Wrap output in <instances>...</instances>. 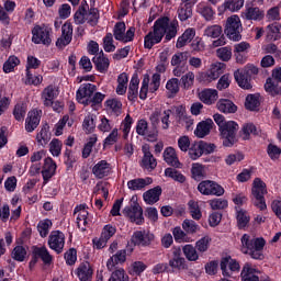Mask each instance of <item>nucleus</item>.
<instances>
[{
	"mask_svg": "<svg viewBox=\"0 0 281 281\" xmlns=\"http://www.w3.org/2000/svg\"><path fill=\"white\" fill-rule=\"evenodd\" d=\"M281 38V23L274 22L266 26V41L273 43Z\"/></svg>",
	"mask_w": 281,
	"mask_h": 281,
	"instance_id": "obj_27",
	"label": "nucleus"
},
{
	"mask_svg": "<svg viewBox=\"0 0 281 281\" xmlns=\"http://www.w3.org/2000/svg\"><path fill=\"white\" fill-rule=\"evenodd\" d=\"M240 251L245 256H249L252 260H262L265 258V245L267 240L262 237H251L244 234L240 238Z\"/></svg>",
	"mask_w": 281,
	"mask_h": 281,
	"instance_id": "obj_2",
	"label": "nucleus"
},
{
	"mask_svg": "<svg viewBox=\"0 0 281 281\" xmlns=\"http://www.w3.org/2000/svg\"><path fill=\"white\" fill-rule=\"evenodd\" d=\"M63 151V143L58 138H53L49 144V153L53 157H60V153Z\"/></svg>",
	"mask_w": 281,
	"mask_h": 281,
	"instance_id": "obj_56",
	"label": "nucleus"
},
{
	"mask_svg": "<svg viewBox=\"0 0 281 281\" xmlns=\"http://www.w3.org/2000/svg\"><path fill=\"white\" fill-rule=\"evenodd\" d=\"M115 46L113 45V34L106 33L103 37V49L108 54H111V52H115Z\"/></svg>",
	"mask_w": 281,
	"mask_h": 281,
	"instance_id": "obj_61",
	"label": "nucleus"
},
{
	"mask_svg": "<svg viewBox=\"0 0 281 281\" xmlns=\"http://www.w3.org/2000/svg\"><path fill=\"white\" fill-rule=\"evenodd\" d=\"M64 260H66L68 267H74L78 262V250L76 248H69L64 254Z\"/></svg>",
	"mask_w": 281,
	"mask_h": 281,
	"instance_id": "obj_48",
	"label": "nucleus"
},
{
	"mask_svg": "<svg viewBox=\"0 0 281 281\" xmlns=\"http://www.w3.org/2000/svg\"><path fill=\"white\" fill-rule=\"evenodd\" d=\"M54 223L49 218L41 220L37 224V232L41 238H47L49 231L52 229Z\"/></svg>",
	"mask_w": 281,
	"mask_h": 281,
	"instance_id": "obj_38",
	"label": "nucleus"
},
{
	"mask_svg": "<svg viewBox=\"0 0 281 281\" xmlns=\"http://www.w3.org/2000/svg\"><path fill=\"white\" fill-rule=\"evenodd\" d=\"M71 41H74V25L71 22L67 21L61 25V35L56 41V47H58V49H65Z\"/></svg>",
	"mask_w": 281,
	"mask_h": 281,
	"instance_id": "obj_14",
	"label": "nucleus"
},
{
	"mask_svg": "<svg viewBox=\"0 0 281 281\" xmlns=\"http://www.w3.org/2000/svg\"><path fill=\"white\" fill-rule=\"evenodd\" d=\"M164 161H166L171 168H183V164L179 161V156H177V150L175 147H167L162 154Z\"/></svg>",
	"mask_w": 281,
	"mask_h": 281,
	"instance_id": "obj_24",
	"label": "nucleus"
},
{
	"mask_svg": "<svg viewBox=\"0 0 281 281\" xmlns=\"http://www.w3.org/2000/svg\"><path fill=\"white\" fill-rule=\"evenodd\" d=\"M50 32L52 30L45 25H35L32 29V43L35 45H52Z\"/></svg>",
	"mask_w": 281,
	"mask_h": 281,
	"instance_id": "obj_9",
	"label": "nucleus"
},
{
	"mask_svg": "<svg viewBox=\"0 0 281 281\" xmlns=\"http://www.w3.org/2000/svg\"><path fill=\"white\" fill-rule=\"evenodd\" d=\"M191 176L194 181H201L205 177V167L199 162H195L191 167Z\"/></svg>",
	"mask_w": 281,
	"mask_h": 281,
	"instance_id": "obj_46",
	"label": "nucleus"
},
{
	"mask_svg": "<svg viewBox=\"0 0 281 281\" xmlns=\"http://www.w3.org/2000/svg\"><path fill=\"white\" fill-rule=\"evenodd\" d=\"M56 161L52 157H47L44 160V166L42 170V177H43V184L47 186L49 183V180L54 175H56Z\"/></svg>",
	"mask_w": 281,
	"mask_h": 281,
	"instance_id": "obj_19",
	"label": "nucleus"
},
{
	"mask_svg": "<svg viewBox=\"0 0 281 281\" xmlns=\"http://www.w3.org/2000/svg\"><path fill=\"white\" fill-rule=\"evenodd\" d=\"M142 153H143V159L140 161V167H143L144 170H148L149 172H153V170L157 168V158L153 156V153L150 151V145L148 144L143 145Z\"/></svg>",
	"mask_w": 281,
	"mask_h": 281,
	"instance_id": "obj_16",
	"label": "nucleus"
},
{
	"mask_svg": "<svg viewBox=\"0 0 281 281\" xmlns=\"http://www.w3.org/2000/svg\"><path fill=\"white\" fill-rule=\"evenodd\" d=\"M169 258V268L172 272L175 271H187L188 261L183 257V252L180 246H173L171 248V254L168 255Z\"/></svg>",
	"mask_w": 281,
	"mask_h": 281,
	"instance_id": "obj_7",
	"label": "nucleus"
},
{
	"mask_svg": "<svg viewBox=\"0 0 281 281\" xmlns=\"http://www.w3.org/2000/svg\"><path fill=\"white\" fill-rule=\"evenodd\" d=\"M244 106H260V93L248 94Z\"/></svg>",
	"mask_w": 281,
	"mask_h": 281,
	"instance_id": "obj_64",
	"label": "nucleus"
},
{
	"mask_svg": "<svg viewBox=\"0 0 281 281\" xmlns=\"http://www.w3.org/2000/svg\"><path fill=\"white\" fill-rule=\"evenodd\" d=\"M150 183H153V178L150 177L136 178L127 181V188L135 192V191L144 190V188H146V186H150Z\"/></svg>",
	"mask_w": 281,
	"mask_h": 281,
	"instance_id": "obj_33",
	"label": "nucleus"
},
{
	"mask_svg": "<svg viewBox=\"0 0 281 281\" xmlns=\"http://www.w3.org/2000/svg\"><path fill=\"white\" fill-rule=\"evenodd\" d=\"M181 82L177 78H171L166 83V89L168 93V98H175L177 93H179V86Z\"/></svg>",
	"mask_w": 281,
	"mask_h": 281,
	"instance_id": "obj_45",
	"label": "nucleus"
},
{
	"mask_svg": "<svg viewBox=\"0 0 281 281\" xmlns=\"http://www.w3.org/2000/svg\"><path fill=\"white\" fill-rule=\"evenodd\" d=\"M123 262H126V249L119 250L115 255L110 257L108 259L106 267L109 271H113L115 265H122Z\"/></svg>",
	"mask_w": 281,
	"mask_h": 281,
	"instance_id": "obj_34",
	"label": "nucleus"
},
{
	"mask_svg": "<svg viewBox=\"0 0 281 281\" xmlns=\"http://www.w3.org/2000/svg\"><path fill=\"white\" fill-rule=\"evenodd\" d=\"M244 7L245 0H224L217 10L220 14H224V12H240Z\"/></svg>",
	"mask_w": 281,
	"mask_h": 281,
	"instance_id": "obj_20",
	"label": "nucleus"
},
{
	"mask_svg": "<svg viewBox=\"0 0 281 281\" xmlns=\"http://www.w3.org/2000/svg\"><path fill=\"white\" fill-rule=\"evenodd\" d=\"M259 69L252 64H248L244 70H236L234 78L241 89H251V76H258Z\"/></svg>",
	"mask_w": 281,
	"mask_h": 281,
	"instance_id": "obj_6",
	"label": "nucleus"
},
{
	"mask_svg": "<svg viewBox=\"0 0 281 281\" xmlns=\"http://www.w3.org/2000/svg\"><path fill=\"white\" fill-rule=\"evenodd\" d=\"M92 63L99 74H106L109 67H111V61L103 50L92 58Z\"/></svg>",
	"mask_w": 281,
	"mask_h": 281,
	"instance_id": "obj_25",
	"label": "nucleus"
},
{
	"mask_svg": "<svg viewBox=\"0 0 281 281\" xmlns=\"http://www.w3.org/2000/svg\"><path fill=\"white\" fill-rule=\"evenodd\" d=\"M182 89H186V91L192 89L194 86V72L189 71L180 79Z\"/></svg>",
	"mask_w": 281,
	"mask_h": 281,
	"instance_id": "obj_52",
	"label": "nucleus"
},
{
	"mask_svg": "<svg viewBox=\"0 0 281 281\" xmlns=\"http://www.w3.org/2000/svg\"><path fill=\"white\" fill-rule=\"evenodd\" d=\"M265 89L271 95H281V86L274 85L273 79L268 78L265 85Z\"/></svg>",
	"mask_w": 281,
	"mask_h": 281,
	"instance_id": "obj_57",
	"label": "nucleus"
},
{
	"mask_svg": "<svg viewBox=\"0 0 281 281\" xmlns=\"http://www.w3.org/2000/svg\"><path fill=\"white\" fill-rule=\"evenodd\" d=\"M205 52V42L201 37H195L191 42V54H199Z\"/></svg>",
	"mask_w": 281,
	"mask_h": 281,
	"instance_id": "obj_58",
	"label": "nucleus"
},
{
	"mask_svg": "<svg viewBox=\"0 0 281 281\" xmlns=\"http://www.w3.org/2000/svg\"><path fill=\"white\" fill-rule=\"evenodd\" d=\"M182 254L186 257L184 259L188 260L189 262H196V260L201 258V254L192 244L184 245L182 247Z\"/></svg>",
	"mask_w": 281,
	"mask_h": 281,
	"instance_id": "obj_35",
	"label": "nucleus"
},
{
	"mask_svg": "<svg viewBox=\"0 0 281 281\" xmlns=\"http://www.w3.org/2000/svg\"><path fill=\"white\" fill-rule=\"evenodd\" d=\"M198 11L205 21H212L214 19V9L210 4H199Z\"/></svg>",
	"mask_w": 281,
	"mask_h": 281,
	"instance_id": "obj_49",
	"label": "nucleus"
},
{
	"mask_svg": "<svg viewBox=\"0 0 281 281\" xmlns=\"http://www.w3.org/2000/svg\"><path fill=\"white\" fill-rule=\"evenodd\" d=\"M125 33H126V23L116 22L113 29V36L115 41L122 42L124 40Z\"/></svg>",
	"mask_w": 281,
	"mask_h": 281,
	"instance_id": "obj_50",
	"label": "nucleus"
},
{
	"mask_svg": "<svg viewBox=\"0 0 281 281\" xmlns=\"http://www.w3.org/2000/svg\"><path fill=\"white\" fill-rule=\"evenodd\" d=\"M76 161H78V156L74 153V150L66 148L64 151V164L67 170H72Z\"/></svg>",
	"mask_w": 281,
	"mask_h": 281,
	"instance_id": "obj_42",
	"label": "nucleus"
},
{
	"mask_svg": "<svg viewBox=\"0 0 281 281\" xmlns=\"http://www.w3.org/2000/svg\"><path fill=\"white\" fill-rule=\"evenodd\" d=\"M123 214L131 223H135V225H144V209H142L137 201L125 206L123 209Z\"/></svg>",
	"mask_w": 281,
	"mask_h": 281,
	"instance_id": "obj_8",
	"label": "nucleus"
},
{
	"mask_svg": "<svg viewBox=\"0 0 281 281\" xmlns=\"http://www.w3.org/2000/svg\"><path fill=\"white\" fill-rule=\"evenodd\" d=\"M32 249L35 252V256H38L40 259H42V262H44V265H52V260H54V258L50 256L47 247L33 246Z\"/></svg>",
	"mask_w": 281,
	"mask_h": 281,
	"instance_id": "obj_36",
	"label": "nucleus"
},
{
	"mask_svg": "<svg viewBox=\"0 0 281 281\" xmlns=\"http://www.w3.org/2000/svg\"><path fill=\"white\" fill-rule=\"evenodd\" d=\"M161 192H164V190L161 189L160 186H157L153 189L147 190L143 194V199L147 205H155V203L159 201V198L161 196Z\"/></svg>",
	"mask_w": 281,
	"mask_h": 281,
	"instance_id": "obj_28",
	"label": "nucleus"
},
{
	"mask_svg": "<svg viewBox=\"0 0 281 281\" xmlns=\"http://www.w3.org/2000/svg\"><path fill=\"white\" fill-rule=\"evenodd\" d=\"M182 228L187 234H196L201 229V226L194 222V220H184L182 223Z\"/></svg>",
	"mask_w": 281,
	"mask_h": 281,
	"instance_id": "obj_55",
	"label": "nucleus"
},
{
	"mask_svg": "<svg viewBox=\"0 0 281 281\" xmlns=\"http://www.w3.org/2000/svg\"><path fill=\"white\" fill-rule=\"evenodd\" d=\"M111 164L106 160H100L92 167V175H94L95 179H104L111 175Z\"/></svg>",
	"mask_w": 281,
	"mask_h": 281,
	"instance_id": "obj_26",
	"label": "nucleus"
},
{
	"mask_svg": "<svg viewBox=\"0 0 281 281\" xmlns=\"http://www.w3.org/2000/svg\"><path fill=\"white\" fill-rule=\"evenodd\" d=\"M243 23L240 22V16L238 15H231L227 18L224 29V34H226L229 41H234L238 43V41L243 40Z\"/></svg>",
	"mask_w": 281,
	"mask_h": 281,
	"instance_id": "obj_4",
	"label": "nucleus"
},
{
	"mask_svg": "<svg viewBox=\"0 0 281 281\" xmlns=\"http://www.w3.org/2000/svg\"><path fill=\"white\" fill-rule=\"evenodd\" d=\"M227 65L225 63L217 61L211 65V68L200 75V80L203 82H212V80H218L223 74H225Z\"/></svg>",
	"mask_w": 281,
	"mask_h": 281,
	"instance_id": "obj_11",
	"label": "nucleus"
},
{
	"mask_svg": "<svg viewBox=\"0 0 281 281\" xmlns=\"http://www.w3.org/2000/svg\"><path fill=\"white\" fill-rule=\"evenodd\" d=\"M178 19L181 22L188 21V19H192V3L191 2H187L179 7Z\"/></svg>",
	"mask_w": 281,
	"mask_h": 281,
	"instance_id": "obj_39",
	"label": "nucleus"
},
{
	"mask_svg": "<svg viewBox=\"0 0 281 281\" xmlns=\"http://www.w3.org/2000/svg\"><path fill=\"white\" fill-rule=\"evenodd\" d=\"M19 65H21V59H19V57H16V55H11L4 61L2 69L4 71V74H12V71H14V68L19 67Z\"/></svg>",
	"mask_w": 281,
	"mask_h": 281,
	"instance_id": "obj_41",
	"label": "nucleus"
},
{
	"mask_svg": "<svg viewBox=\"0 0 281 281\" xmlns=\"http://www.w3.org/2000/svg\"><path fill=\"white\" fill-rule=\"evenodd\" d=\"M189 212L194 221H201L203 213H201V209L199 207V202L194 200H190L188 202Z\"/></svg>",
	"mask_w": 281,
	"mask_h": 281,
	"instance_id": "obj_47",
	"label": "nucleus"
},
{
	"mask_svg": "<svg viewBox=\"0 0 281 281\" xmlns=\"http://www.w3.org/2000/svg\"><path fill=\"white\" fill-rule=\"evenodd\" d=\"M244 18L246 21H262L265 19V10L246 2Z\"/></svg>",
	"mask_w": 281,
	"mask_h": 281,
	"instance_id": "obj_22",
	"label": "nucleus"
},
{
	"mask_svg": "<svg viewBox=\"0 0 281 281\" xmlns=\"http://www.w3.org/2000/svg\"><path fill=\"white\" fill-rule=\"evenodd\" d=\"M13 260H16V262H24L25 256H27V250L23 246H15L11 254Z\"/></svg>",
	"mask_w": 281,
	"mask_h": 281,
	"instance_id": "obj_51",
	"label": "nucleus"
},
{
	"mask_svg": "<svg viewBox=\"0 0 281 281\" xmlns=\"http://www.w3.org/2000/svg\"><path fill=\"white\" fill-rule=\"evenodd\" d=\"M75 273L80 281L93 280V268L89 261L81 262L76 269Z\"/></svg>",
	"mask_w": 281,
	"mask_h": 281,
	"instance_id": "obj_21",
	"label": "nucleus"
},
{
	"mask_svg": "<svg viewBox=\"0 0 281 281\" xmlns=\"http://www.w3.org/2000/svg\"><path fill=\"white\" fill-rule=\"evenodd\" d=\"M236 212V221H237V228L238 229H247L249 227V222L251 221V216L247 211L235 206Z\"/></svg>",
	"mask_w": 281,
	"mask_h": 281,
	"instance_id": "obj_29",
	"label": "nucleus"
},
{
	"mask_svg": "<svg viewBox=\"0 0 281 281\" xmlns=\"http://www.w3.org/2000/svg\"><path fill=\"white\" fill-rule=\"evenodd\" d=\"M211 243L212 238L207 235L195 241V249L198 250L200 256H203V254H205L210 249Z\"/></svg>",
	"mask_w": 281,
	"mask_h": 281,
	"instance_id": "obj_43",
	"label": "nucleus"
},
{
	"mask_svg": "<svg viewBox=\"0 0 281 281\" xmlns=\"http://www.w3.org/2000/svg\"><path fill=\"white\" fill-rule=\"evenodd\" d=\"M199 95L201 102H203V104H207L209 106L218 100V91L210 88L202 90Z\"/></svg>",
	"mask_w": 281,
	"mask_h": 281,
	"instance_id": "obj_32",
	"label": "nucleus"
},
{
	"mask_svg": "<svg viewBox=\"0 0 281 281\" xmlns=\"http://www.w3.org/2000/svg\"><path fill=\"white\" fill-rule=\"evenodd\" d=\"M136 133H137V135H140L142 137L147 135V137H150L151 139H157V135L148 133V122L144 119H142L137 122Z\"/></svg>",
	"mask_w": 281,
	"mask_h": 281,
	"instance_id": "obj_44",
	"label": "nucleus"
},
{
	"mask_svg": "<svg viewBox=\"0 0 281 281\" xmlns=\"http://www.w3.org/2000/svg\"><path fill=\"white\" fill-rule=\"evenodd\" d=\"M95 115L93 114H88L82 123L83 126V131H86V133H93V131H95Z\"/></svg>",
	"mask_w": 281,
	"mask_h": 281,
	"instance_id": "obj_54",
	"label": "nucleus"
},
{
	"mask_svg": "<svg viewBox=\"0 0 281 281\" xmlns=\"http://www.w3.org/2000/svg\"><path fill=\"white\" fill-rule=\"evenodd\" d=\"M221 271L224 278H234V273H238L240 271V263L236 261V259H222L221 263Z\"/></svg>",
	"mask_w": 281,
	"mask_h": 281,
	"instance_id": "obj_17",
	"label": "nucleus"
},
{
	"mask_svg": "<svg viewBox=\"0 0 281 281\" xmlns=\"http://www.w3.org/2000/svg\"><path fill=\"white\" fill-rule=\"evenodd\" d=\"M216 150V145L212 143H206L205 140H200L198 144L192 145L189 150L190 159L196 161L199 157L203 155H212Z\"/></svg>",
	"mask_w": 281,
	"mask_h": 281,
	"instance_id": "obj_10",
	"label": "nucleus"
},
{
	"mask_svg": "<svg viewBox=\"0 0 281 281\" xmlns=\"http://www.w3.org/2000/svg\"><path fill=\"white\" fill-rule=\"evenodd\" d=\"M155 240V235L150 232L135 231L131 237V243L134 247H150Z\"/></svg>",
	"mask_w": 281,
	"mask_h": 281,
	"instance_id": "obj_12",
	"label": "nucleus"
},
{
	"mask_svg": "<svg viewBox=\"0 0 281 281\" xmlns=\"http://www.w3.org/2000/svg\"><path fill=\"white\" fill-rule=\"evenodd\" d=\"M49 139H52V134L49 133V124L46 123L43 125L40 133H37L36 140L41 146H47V144H49Z\"/></svg>",
	"mask_w": 281,
	"mask_h": 281,
	"instance_id": "obj_37",
	"label": "nucleus"
},
{
	"mask_svg": "<svg viewBox=\"0 0 281 281\" xmlns=\"http://www.w3.org/2000/svg\"><path fill=\"white\" fill-rule=\"evenodd\" d=\"M48 247L57 254H63V249H65V233L52 231L48 236Z\"/></svg>",
	"mask_w": 281,
	"mask_h": 281,
	"instance_id": "obj_15",
	"label": "nucleus"
},
{
	"mask_svg": "<svg viewBox=\"0 0 281 281\" xmlns=\"http://www.w3.org/2000/svg\"><path fill=\"white\" fill-rule=\"evenodd\" d=\"M165 177L177 181L178 183H186V176L181 173V171L177 170V168L168 167L165 169Z\"/></svg>",
	"mask_w": 281,
	"mask_h": 281,
	"instance_id": "obj_40",
	"label": "nucleus"
},
{
	"mask_svg": "<svg viewBox=\"0 0 281 281\" xmlns=\"http://www.w3.org/2000/svg\"><path fill=\"white\" fill-rule=\"evenodd\" d=\"M258 269L251 267L249 263H245L240 272L241 281H259Z\"/></svg>",
	"mask_w": 281,
	"mask_h": 281,
	"instance_id": "obj_31",
	"label": "nucleus"
},
{
	"mask_svg": "<svg viewBox=\"0 0 281 281\" xmlns=\"http://www.w3.org/2000/svg\"><path fill=\"white\" fill-rule=\"evenodd\" d=\"M212 183H214V181L212 180H203L198 184V192H200V194H203L204 196H210L211 194V190H212Z\"/></svg>",
	"mask_w": 281,
	"mask_h": 281,
	"instance_id": "obj_59",
	"label": "nucleus"
},
{
	"mask_svg": "<svg viewBox=\"0 0 281 281\" xmlns=\"http://www.w3.org/2000/svg\"><path fill=\"white\" fill-rule=\"evenodd\" d=\"M214 121H212V119L201 121L196 125L194 135H196V137H199L200 139H203V137H207V134L212 131Z\"/></svg>",
	"mask_w": 281,
	"mask_h": 281,
	"instance_id": "obj_30",
	"label": "nucleus"
},
{
	"mask_svg": "<svg viewBox=\"0 0 281 281\" xmlns=\"http://www.w3.org/2000/svg\"><path fill=\"white\" fill-rule=\"evenodd\" d=\"M43 111L38 109H33L27 113V117L25 120V131L27 133H34L38 125L41 124V114Z\"/></svg>",
	"mask_w": 281,
	"mask_h": 281,
	"instance_id": "obj_18",
	"label": "nucleus"
},
{
	"mask_svg": "<svg viewBox=\"0 0 281 281\" xmlns=\"http://www.w3.org/2000/svg\"><path fill=\"white\" fill-rule=\"evenodd\" d=\"M95 85L93 83H83L79 89L77 90V102L79 104H83V106H89V101L91 100L93 93H95Z\"/></svg>",
	"mask_w": 281,
	"mask_h": 281,
	"instance_id": "obj_13",
	"label": "nucleus"
},
{
	"mask_svg": "<svg viewBox=\"0 0 281 281\" xmlns=\"http://www.w3.org/2000/svg\"><path fill=\"white\" fill-rule=\"evenodd\" d=\"M209 204L213 210H225L228 207L229 203L225 199L215 198L210 200Z\"/></svg>",
	"mask_w": 281,
	"mask_h": 281,
	"instance_id": "obj_63",
	"label": "nucleus"
},
{
	"mask_svg": "<svg viewBox=\"0 0 281 281\" xmlns=\"http://www.w3.org/2000/svg\"><path fill=\"white\" fill-rule=\"evenodd\" d=\"M251 194L255 199L254 205L258 207L261 212L267 210V202L265 200V194H267V183L260 178H255L252 182Z\"/></svg>",
	"mask_w": 281,
	"mask_h": 281,
	"instance_id": "obj_5",
	"label": "nucleus"
},
{
	"mask_svg": "<svg viewBox=\"0 0 281 281\" xmlns=\"http://www.w3.org/2000/svg\"><path fill=\"white\" fill-rule=\"evenodd\" d=\"M215 124L218 126L221 137L223 138V146L226 148H232L236 140V133H238V123L235 121H225L223 114L213 115Z\"/></svg>",
	"mask_w": 281,
	"mask_h": 281,
	"instance_id": "obj_3",
	"label": "nucleus"
},
{
	"mask_svg": "<svg viewBox=\"0 0 281 281\" xmlns=\"http://www.w3.org/2000/svg\"><path fill=\"white\" fill-rule=\"evenodd\" d=\"M241 133L244 135V139H250L251 135H258V127L254 123H246L243 125Z\"/></svg>",
	"mask_w": 281,
	"mask_h": 281,
	"instance_id": "obj_53",
	"label": "nucleus"
},
{
	"mask_svg": "<svg viewBox=\"0 0 281 281\" xmlns=\"http://www.w3.org/2000/svg\"><path fill=\"white\" fill-rule=\"evenodd\" d=\"M216 54L220 58V60H223L224 63H228V60H232V48L231 47H221L216 50Z\"/></svg>",
	"mask_w": 281,
	"mask_h": 281,
	"instance_id": "obj_62",
	"label": "nucleus"
},
{
	"mask_svg": "<svg viewBox=\"0 0 281 281\" xmlns=\"http://www.w3.org/2000/svg\"><path fill=\"white\" fill-rule=\"evenodd\" d=\"M59 93L60 92L58 91V89H56L53 85L46 87L42 91V100L44 102V106H54Z\"/></svg>",
	"mask_w": 281,
	"mask_h": 281,
	"instance_id": "obj_23",
	"label": "nucleus"
},
{
	"mask_svg": "<svg viewBox=\"0 0 281 281\" xmlns=\"http://www.w3.org/2000/svg\"><path fill=\"white\" fill-rule=\"evenodd\" d=\"M179 29V21L173 19L170 22V18L161 16L154 22L153 31H150L144 38L145 49H153L155 45H159L161 41L168 43L177 36V30Z\"/></svg>",
	"mask_w": 281,
	"mask_h": 281,
	"instance_id": "obj_1",
	"label": "nucleus"
},
{
	"mask_svg": "<svg viewBox=\"0 0 281 281\" xmlns=\"http://www.w3.org/2000/svg\"><path fill=\"white\" fill-rule=\"evenodd\" d=\"M26 71V85H33L34 87H38L41 82H43V76L41 75H34L32 74L31 70H25Z\"/></svg>",
	"mask_w": 281,
	"mask_h": 281,
	"instance_id": "obj_60",
	"label": "nucleus"
}]
</instances>
